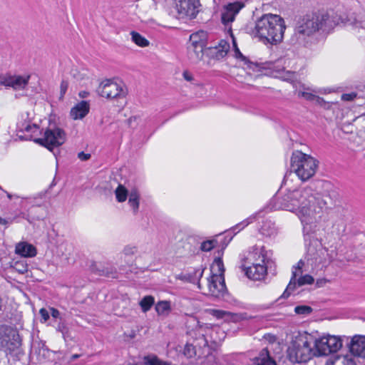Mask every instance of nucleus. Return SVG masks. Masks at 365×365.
Instances as JSON below:
<instances>
[{
    "label": "nucleus",
    "instance_id": "nucleus-41",
    "mask_svg": "<svg viewBox=\"0 0 365 365\" xmlns=\"http://www.w3.org/2000/svg\"><path fill=\"white\" fill-rule=\"evenodd\" d=\"M39 314L41 317V322L42 323H45L49 319V312L45 308L40 309Z\"/></svg>",
    "mask_w": 365,
    "mask_h": 365
},
{
    "label": "nucleus",
    "instance_id": "nucleus-38",
    "mask_svg": "<svg viewBox=\"0 0 365 365\" xmlns=\"http://www.w3.org/2000/svg\"><path fill=\"white\" fill-rule=\"evenodd\" d=\"M294 312L297 314L308 315L312 312V309L309 306L300 305V306H297L294 308Z\"/></svg>",
    "mask_w": 365,
    "mask_h": 365
},
{
    "label": "nucleus",
    "instance_id": "nucleus-47",
    "mask_svg": "<svg viewBox=\"0 0 365 365\" xmlns=\"http://www.w3.org/2000/svg\"><path fill=\"white\" fill-rule=\"evenodd\" d=\"M50 311H51V315L52 316V317H53L55 319H58L60 317V312L58 309H56L53 307H51Z\"/></svg>",
    "mask_w": 365,
    "mask_h": 365
},
{
    "label": "nucleus",
    "instance_id": "nucleus-29",
    "mask_svg": "<svg viewBox=\"0 0 365 365\" xmlns=\"http://www.w3.org/2000/svg\"><path fill=\"white\" fill-rule=\"evenodd\" d=\"M130 36L132 41L138 46L146 47L149 45V41L142 35L136 31H131Z\"/></svg>",
    "mask_w": 365,
    "mask_h": 365
},
{
    "label": "nucleus",
    "instance_id": "nucleus-17",
    "mask_svg": "<svg viewBox=\"0 0 365 365\" xmlns=\"http://www.w3.org/2000/svg\"><path fill=\"white\" fill-rule=\"evenodd\" d=\"M230 49L229 41L222 39L218 44L210 48V54L215 59L220 60L225 57Z\"/></svg>",
    "mask_w": 365,
    "mask_h": 365
},
{
    "label": "nucleus",
    "instance_id": "nucleus-36",
    "mask_svg": "<svg viewBox=\"0 0 365 365\" xmlns=\"http://www.w3.org/2000/svg\"><path fill=\"white\" fill-rule=\"evenodd\" d=\"M136 252L137 247L135 246L127 245L123 250L121 257H124L125 259L127 257H133Z\"/></svg>",
    "mask_w": 365,
    "mask_h": 365
},
{
    "label": "nucleus",
    "instance_id": "nucleus-10",
    "mask_svg": "<svg viewBox=\"0 0 365 365\" xmlns=\"http://www.w3.org/2000/svg\"><path fill=\"white\" fill-rule=\"evenodd\" d=\"M66 140L65 131L57 126L48 128L41 138H35L34 141L52 150L53 148L63 145Z\"/></svg>",
    "mask_w": 365,
    "mask_h": 365
},
{
    "label": "nucleus",
    "instance_id": "nucleus-24",
    "mask_svg": "<svg viewBox=\"0 0 365 365\" xmlns=\"http://www.w3.org/2000/svg\"><path fill=\"white\" fill-rule=\"evenodd\" d=\"M326 365H356L354 358L349 355L338 356Z\"/></svg>",
    "mask_w": 365,
    "mask_h": 365
},
{
    "label": "nucleus",
    "instance_id": "nucleus-11",
    "mask_svg": "<svg viewBox=\"0 0 365 365\" xmlns=\"http://www.w3.org/2000/svg\"><path fill=\"white\" fill-rule=\"evenodd\" d=\"M173 4L179 19H195L201 8L200 0H173Z\"/></svg>",
    "mask_w": 365,
    "mask_h": 365
},
{
    "label": "nucleus",
    "instance_id": "nucleus-37",
    "mask_svg": "<svg viewBox=\"0 0 365 365\" xmlns=\"http://www.w3.org/2000/svg\"><path fill=\"white\" fill-rule=\"evenodd\" d=\"M255 218V216H250L247 219L243 220L242 222H240L239 224L236 225L234 227H232V230L235 231L237 230V231L235 232L237 233L240 230L244 229L245 227H247L250 223H251Z\"/></svg>",
    "mask_w": 365,
    "mask_h": 365
},
{
    "label": "nucleus",
    "instance_id": "nucleus-50",
    "mask_svg": "<svg viewBox=\"0 0 365 365\" xmlns=\"http://www.w3.org/2000/svg\"><path fill=\"white\" fill-rule=\"evenodd\" d=\"M317 256L315 257V261L317 263H319V259H320V257H326V255H321L319 252V250H317Z\"/></svg>",
    "mask_w": 365,
    "mask_h": 365
},
{
    "label": "nucleus",
    "instance_id": "nucleus-56",
    "mask_svg": "<svg viewBox=\"0 0 365 365\" xmlns=\"http://www.w3.org/2000/svg\"><path fill=\"white\" fill-rule=\"evenodd\" d=\"M7 196H8V197H9V199H11V195H10V194H8V195H7Z\"/></svg>",
    "mask_w": 365,
    "mask_h": 365
},
{
    "label": "nucleus",
    "instance_id": "nucleus-2",
    "mask_svg": "<svg viewBox=\"0 0 365 365\" xmlns=\"http://www.w3.org/2000/svg\"><path fill=\"white\" fill-rule=\"evenodd\" d=\"M339 21V19L333 16V11L307 14L298 20L291 41L293 44L306 46L307 37L320 30L329 31Z\"/></svg>",
    "mask_w": 365,
    "mask_h": 365
},
{
    "label": "nucleus",
    "instance_id": "nucleus-8",
    "mask_svg": "<svg viewBox=\"0 0 365 365\" xmlns=\"http://www.w3.org/2000/svg\"><path fill=\"white\" fill-rule=\"evenodd\" d=\"M315 355L306 335L295 336L288 349L287 356L292 363H305Z\"/></svg>",
    "mask_w": 365,
    "mask_h": 365
},
{
    "label": "nucleus",
    "instance_id": "nucleus-20",
    "mask_svg": "<svg viewBox=\"0 0 365 365\" xmlns=\"http://www.w3.org/2000/svg\"><path fill=\"white\" fill-rule=\"evenodd\" d=\"M252 365H277L275 360L270 356L267 349H263L256 357Z\"/></svg>",
    "mask_w": 365,
    "mask_h": 365
},
{
    "label": "nucleus",
    "instance_id": "nucleus-57",
    "mask_svg": "<svg viewBox=\"0 0 365 365\" xmlns=\"http://www.w3.org/2000/svg\"><path fill=\"white\" fill-rule=\"evenodd\" d=\"M287 180H287V178L285 179V182H284L285 185L287 184Z\"/></svg>",
    "mask_w": 365,
    "mask_h": 365
},
{
    "label": "nucleus",
    "instance_id": "nucleus-33",
    "mask_svg": "<svg viewBox=\"0 0 365 365\" xmlns=\"http://www.w3.org/2000/svg\"><path fill=\"white\" fill-rule=\"evenodd\" d=\"M296 287H301L305 284H312L314 279L312 276L309 274H305V275H299L297 277H296Z\"/></svg>",
    "mask_w": 365,
    "mask_h": 365
},
{
    "label": "nucleus",
    "instance_id": "nucleus-13",
    "mask_svg": "<svg viewBox=\"0 0 365 365\" xmlns=\"http://www.w3.org/2000/svg\"><path fill=\"white\" fill-rule=\"evenodd\" d=\"M30 78V75L1 74L0 75V84L6 87H11L14 90H21L27 86Z\"/></svg>",
    "mask_w": 365,
    "mask_h": 365
},
{
    "label": "nucleus",
    "instance_id": "nucleus-43",
    "mask_svg": "<svg viewBox=\"0 0 365 365\" xmlns=\"http://www.w3.org/2000/svg\"><path fill=\"white\" fill-rule=\"evenodd\" d=\"M195 353L194 348L192 345L187 344L185 348L184 354L188 357H192V354Z\"/></svg>",
    "mask_w": 365,
    "mask_h": 365
},
{
    "label": "nucleus",
    "instance_id": "nucleus-18",
    "mask_svg": "<svg viewBox=\"0 0 365 365\" xmlns=\"http://www.w3.org/2000/svg\"><path fill=\"white\" fill-rule=\"evenodd\" d=\"M89 110L88 102L82 101L71 108L70 115L73 120H81L88 113Z\"/></svg>",
    "mask_w": 365,
    "mask_h": 365
},
{
    "label": "nucleus",
    "instance_id": "nucleus-12",
    "mask_svg": "<svg viewBox=\"0 0 365 365\" xmlns=\"http://www.w3.org/2000/svg\"><path fill=\"white\" fill-rule=\"evenodd\" d=\"M342 339L334 335L322 336L314 341V347L318 355H328L336 352L342 347Z\"/></svg>",
    "mask_w": 365,
    "mask_h": 365
},
{
    "label": "nucleus",
    "instance_id": "nucleus-39",
    "mask_svg": "<svg viewBox=\"0 0 365 365\" xmlns=\"http://www.w3.org/2000/svg\"><path fill=\"white\" fill-rule=\"evenodd\" d=\"M209 313L217 319H227L229 312L211 309L208 310Z\"/></svg>",
    "mask_w": 365,
    "mask_h": 365
},
{
    "label": "nucleus",
    "instance_id": "nucleus-16",
    "mask_svg": "<svg viewBox=\"0 0 365 365\" xmlns=\"http://www.w3.org/2000/svg\"><path fill=\"white\" fill-rule=\"evenodd\" d=\"M349 350L352 355L365 358V336H354L349 344Z\"/></svg>",
    "mask_w": 365,
    "mask_h": 365
},
{
    "label": "nucleus",
    "instance_id": "nucleus-5",
    "mask_svg": "<svg viewBox=\"0 0 365 365\" xmlns=\"http://www.w3.org/2000/svg\"><path fill=\"white\" fill-rule=\"evenodd\" d=\"M225 267L221 258H215L210 266V274L203 281H199L198 288L205 295L220 297L226 289L224 279Z\"/></svg>",
    "mask_w": 365,
    "mask_h": 365
},
{
    "label": "nucleus",
    "instance_id": "nucleus-23",
    "mask_svg": "<svg viewBox=\"0 0 365 365\" xmlns=\"http://www.w3.org/2000/svg\"><path fill=\"white\" fill-rule=\"evenodd\" d=\"M319 252L321 255H326V257H320L319 259V264H322L323 266H326L332 262L337 256V252L335 248L328 249L326 247H321L319 249Z\"/></svg>",
    "mask_w": 365,
    "mask_h": 365
},
{
    "label": "nucleus",
    "instance_id": "nucleus-28",
    "mask_svg": "<svg viewBox=\"0 0 365 365\" xmlns=\"http://www.w3.org/2000/svg\"><path fill=\"white\" fill-rule=\"evenodd\" d=\"M317 93H318V91L316 89L307 88L306 91H299L298 96L302 97L308 101L317 100L318 102H319L321 98L314 94Z\"/></svg>",
    "mask_w": 365,
    "mask_h": 365
},
{
    "label": "nucleus",
    "instance_id": "nucleus-21",
    "mask_svg": "<svg viewBox=\"0 0 365 365\" xmlns=\"http://www.w3.org/2000/svg\"><path fill=\"white\" fill-rule=\"evenodd\" d=\"M207 34L204 31H198L190 36V46L205 47L207 45Z\"/></svg>",
    "mask_w": 365,
    "mask_h": 365
},
{
    "label": "nucleus",
    "instance_id": "nucleus-53",
    "mask_svg": "<svg viewBox=\"0 0 365 365\" xmlns=\"http://www.w3.org/2000/svg\"><path fill=\"white\" fill-rule=\"evenodd\" d=\"M199 327L200 329H210V328H211L212 326H211V324H205L203 325L199 324Z\"/></svg>",
    "mask_w": 365,
    "mask_h": 365
},
{
    "label": "nucleus",
    "instance_id": "nucleus-44",
    "mask_svg": "<svg viewBox=\"0 0 365 365\" xmlns=\"http://www.w3.org/2000/svg\"><path fill=\"white\" fill-rule=\"evenodd\" d=\"M356 96V94L355 93H344L341 96V99L346 101H350L354 100Z\"/></svg>",
    "mask_w": 365,
    "mask_h": 365
},
{
    "label": "nucleus",
    "instance_id": "nucleus-7",
    "mask_svg": "<svg viewBox=\"0 0 365 365\" xmlns=\"http://www.w3.org/2000/svg\"><path fill=\"white\" fill-rule=\"evenodd\" d=\"M291 168L300 180L306 181L314 175L318 161L309 155L296 150L291 158Z\"/></svg>",
    "mask_w": 365,
    "mask_h": 365
},
{
    "label": "nucleus",
    "instance_id": "nucleus-31",
    "mask_svg": "<svg viewBox=\"0 0 365 365\" xmlns=\"http://www.w3.org/2000/svg\"><path fill=\"white\" fill-rule=\"evenodd\" d=\"M115 194L117 200L119 202H125L128 197V190L127 189L122 185H119L115 190Z\"/></svg>",
    "mask_w": 365,
    "mask_h": 365
},
{
    "label": "nucleus",
    "instance_id": "nucleus-6",
    "mask_svg": "<svg viewBox=\"0 0 365 365\" xmlns=\"http://www.w3.org/2000/svg\"><path fill=\"white\" fill-rule=\"evenodd\" d=\"M244 6L245 4L241 1H235L225 5L222 7L221 12V21L227 29L228 33L230 34V38L232 42L234 56L244 62V64L247 65V68L254 70V68L257 67V66L253 63L250 62L249 60H247V58L240 52L237 47L235 38L232 32V27L230 26V24L235 20L236 16L239 14L240 10L244 8Z\"/></svg>",
    "mask_w": 365,
    "mask_h": 365
},
{
    "label": "nucleus",
    "instance_id": "nucleus-27",
    "mask_svg": "<svg viewBox=\"0 0 365 365\" xmlns=\"http://www.w3.org/2000/svg\"><path fill=\"white\" fill-rule=\"evenodd\" d=\"M17 128L19 132L33 133L38 130V127L36 124L31 123L26 120H19L17 123Z\"/></svg>",
    "mask_w": 365,
    "mask_h": 365
},
{
    "label": "nucleus",
    "instance_id": "nucleus-34",
    "mask_svg": "<svg viewBox=\"0 0 365 365\" xmlns=\"http://www.w3.org/2000/svg\"><path fill=\"white\" fill-rule=\"evenodd\" d=\"M144 361L147 365H170V363L163 361L155 356H145Z\"/></svg>",
    "mask_w": 365,
    "mask_h": 365
},
{
    "label": "nucleus",
    "instance_id": "nucleus-32",
    "mask_svg": "<svg viewBox=\"0 0 365 365\" xmlns=\"http://www.w3.org/2000/svg\"><path fill=\"white\" fill-rule=\"evenodd\" d=\"M250 318L251 317H249L246 313H232L230 312L227 317V319L231 320L233 322H239Z\"/></svg>",
    "mask_w": 365,
    "mask_h": 365
},
{
    "label": "nucleus",
    "instance_id": "nucleus-9",
    "mask_svg": "<svg viewBox=\"0 0 365 365\" xmlns=\"http://www.w3.org/2000/svg\"><path fill=\"white\" fill-rule=\"evenodd\" d=\"M98 93L108 100H120L125 98L127 88L125 84L114 79H105L97 89Z\"/></svg>",
    "mask_w": 365,
    "mask_h": 365
},
{
    "label": "nucleus",
    "instance_id": "nucleus-51",
    "mask_svg": "<svg viewBox=\"0 0 365 365\" xmlns=\"http://www.w3.org/2000/svg\"><path fill=\"white\" fill-rule=\"evenodd\" d=\"M138 119V116H132L128 119V123L131 125L133 122H135Z\"/></svg>",
    "mask_w": 365,
    "mask_h": 365
},
{
    "label": "nucleus",
    "instance_id": "nucleus-25",
    "mask_svg": "<svg viewBox=\"0 0 365 365\" xmlns=\"http://www.w3.org/2000/svg\"><path fill=\"white\" fill-rule=\"evenodd\" d=\"M128 204L132 208L134 214H136L139 209L140 195L137 190H132L128 195Z\"/></svg>",
    "mask_w": 365,
    "mask_h": 365
},
{
    "label": "nucleus",
    "instance_id": "nucleus-30",
    "mask_svg": "<svg viewBox=\"0 0 365 365\" xmlns=\"http://www.w3.org/2000/svg\"><path fill=\"white\" fill-rule=\"evenodd\" d=\"M155 299L153 296L148 295L144 297L140 302H139V304L143 310V312H147L150 309L152 306L154 304Z\"/></svg>",
    "mask_w": 365,
    "mask_h": 365
},
{
    "label": "nucleus",
    "instance_id": "nucleus-49",
    "mask_svg": "<svg viewBox=\"0 0 365 365\" xmlns=\"http://www.w3.org/2000/svg\"><path fill=\"white\" fill-rule=\"evenodd\" d=\"M204 272V269H198L195 271V275L201 278Z\"/></svg>",
    "mask_w": 365,
    "mask_h": 365
},
{
    "label": "nucleus",
    "instance_id": "nucleus-55",
    "mask_svg": "<svg viewBox=\"0 0 365 365\" xmlns=\"http://www.w3.org/2000/svg\"><path fill=\"white\" fill-rule=\"evenodd\" d=\"M263 235H266L264 227L262 228Z\"/></svg>",
    "mask_w": 365,
    "mask_h": 365
},
{
    "label": "nucleus",
    "instance_id": "nucleus-26",
    "mask_svg": "<svg viewBox=\"0 0 365 365\" xmlns=\"http://www.w3.org/2000/svg\"><path fill=\"white\" fill-rule=\"evenodd\" d=\"M155 311L158 315L167 317L171 311L170 302L159 301L155 304Z\"/></svg>",
    "mask_w": 365,
    "mask_h": 365
},
{
    "label": "nucleus",
    "instance_id": "nucleus-45",
    "mask_svg": "<svg viewBox=\"0 0 365 365\" xmlns=\"http://www.w3.org/2000/svg\"><path fill=\"white\" fill-rule=\"evenodd\" d=\"M182 76L187 81H192L194 79L192 74L188 71H184Z\"/></svg>",
    "mask_w": 365,
    "mask_h": 365
},
{
    "label": "nucleus",
    "instance_id": "nucleus-42",
    "mask_svg": "<svg viewBox=\"0 0 365 365\" xmlns=\"http://www.w3.org/2000/svg\"><path fill=\"white\" fill-rule=\"evenodd\" d=\"M15 269L20 273L23 274L27 271V266L23 263L16 262L14 265Z\"/></svg>",
    "mask_w": 365,
    "mask_h": 365
},
{
    "label": "nucleus",
    "instance_id": "nucleus-54",
    "mask_svg": "<svg viewBox=\"0 0 365 365\" xmlns=\"http://www.w3.org/2000/svg\"><path fill=\"white\" fill-rule=\"evenodd\" d=\"M79 95H80V96H81V98H86V97L87 96V93H86V92H81V93H79Z\"/></svg>",
    "mask_w": 365,
    "mask_h": 365
},
{
    "label": "nucleus",
    "instance_id": "nucleus-1",
    "mask_svg": "<svg viewBox=\"0 0 365 365\" xmlns=\"http://www.w3.org/2000/svg\"><path fill=\"white\" fill-rule=\"evenodd\" d=\"M328 195L317 192L312 186L286 188L282 196H274L269 202L271 210H284L294 213L303 225V231H314L328 207Z\"/></svg>",
    "mask_w": 365,
    "mask_h": 365
},
{
    "label": "nucleus",
    "instance_id": "nucleus-15",
    "mask_svg": "<svg viewBox=\"0 0 365 365\" xmlns=\"http://www.w3.org/2000/svg\"><path fill=\"white\" fill-rule=\"evenodd\" d=\"M304 265V262L302 260H299L296 266L292 267V274L291 279L289 281V284L287 287V289L282 294L281 297L287 298L288 297L291 292H293L296 289V277L301 275L302 274V267Z\"/></svg>",
    "mask_w": 365,
    "mask_h": 365
},
{
    "label": "nucleus",
    "instance_id": "nucleus-52",
    "mask_svg": "<svg viewBox=\"0 0 365 365\" xmlns=\"http://www.w3.org/2000/svg\"><path fill=\"white\" fill-rule=\"evenodd\" d=\"M326 280L325 279H319L317 281V284L318 287L322 286L324 284H325Z\"/></svg>",
    "mask_w": 365,
    "mask_h": 365
},
{
    "label": "nucleus",
    "instance_id": "nucleus-22",
    "mask_svg": "<svg viewBox=\"0 0 365 365\" xmlns=\"http://www.w3.org/2000/svg\"><path fill=\"white\" fill-rule=\"evenodd\" d=\"M205 47L188 46L187 56L192 63H199L203 57Z\"/></svg>",
    "mask_w": 365,
    "mask_h": 365
},
{
    "label": "nucleus",
    "instance_id": "nucleus-35",
    "mask_svg": "<svg viewBox=\"0 0 365 365\" xmlns=\"http://www.w3.org/2000/svg\"><path fill=\"white\" fill-rule=\"evenodd\" d=\"M217 242L215 240L204 241L200 245V250L202 252H209L216 247Z\"/></svg>",
    "mask_w": 365,
    "mask_h": 365
},
{
    "label": "nucleus",
    "instance_id": "nucleus-19",
    "mask_svg": "<svg viewBox=\"0 0 365 365\" xmlns=\"http://www.w3.org/2000/svg\"><path fill=\"white\" fill-rule=\"evenodd\" d=\"M16 254L24 257H34L36 255V247L26 242H21L16 245Z\"/></svg>",
    "mask_w": 365,
    "mask_h": 365
},
{
    "label": "nucleus",
    "instance_id": "nucleus-48",
    "mask_svg": "<svg viewBox=\"0 0 365 365\" xmlns=\"http://www.w3.org/2000/svg\"><path fill=\"white\" fill-rule=\"evenodd\" d=\"M67 88H68V84L66 82H64L63 81L61 84V96H63L64 93H66V90H67Z\"/></svg>",
    "mask_w": 365,
    "mask_h": 365
},
{
    "label": "nucleus",
    "instance_id": "nucleus-3",
    "mask_svg": "<svg viewBox=\"0 0 365 365\" xmlns=\"http://www.w3.org/2000/svg\"><path fill=\"white\" fill-rule=\"evenodd\" d=\"M285 29L283 18L277 14H267L258 19L254 26L247 28V33L264 43L277 45L282 41Z\"/></svg>",
    "mask_w": 365,
    "mask_h": 365
},
{
    "label": "nucleus",
    "instance_id": "nucleus-40",
    "mask_svg": "<svg viewBox=\"0 0 365 365\" xmlns=\"http://www.w3.org/2000/svg\"><path fill=\"white\" fill-rule=\"evenodd\" d=\"M282 79L287 81H292L296 78V73L292 71H284L282 75L280 76Z\"/></svg>",
    "mask_w": 365,
    "mask_h": 365
},
{
    "label": "nucleus",
    "instance_id": "nucleus-46",
    "mask_svg": "<svg viewBox=\"0 0 365 365\" xmlns=\"http://www.w3.org/2000/svg\"><path fill=\"white\" fill-rule=\"evenodd\" d=\"M78 157L81 160H87L91 158V154L81 152L78 154Z\"/></svg>",
    "mask_w": 365,
    "mask_h": 365
},
{
    "label": "nucleus",
    "instance_id": "nucleus-14",
    "mask_svg": "<svg viewBox=\"0 0 365 365\" xmlns=\"http://www.w3.org/2000/svg\"><path fill=\"white\" fill-rule=\"evenodd\" d=\"M1 344L7 349L12 351L20 345L19 335L11 328L4 329V335L1 339Z\"/></svg>",
    "mask_w": 365,
    "mask_h": 365
},
{
    "label": "nucleus",
    "instance_id": "nucleus-4",
    "mask_svg": "<svg viewBox=\"0 0 365 365\" xmlns=\"http://www.w3.org/2000/svg\"><path fill=\"white\" fill-rule=\"evenodd\" d=\"M242 269L245 275L253 280L263 279L267 269L274 264L272 252L264 246H254L241 256Z\"/></svg>",
    "mask_w": 365,
    "mask_h": 365
}]
</instances>
